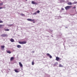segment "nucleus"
<instances>
[{
    "instance_id": "nucleus-17",
    "label": "nucleus",
    "mask_w": 77,
    "mask_h": 77,
    "mask_svg": "<svg viewBox=\"0 0 77 77\" xmlns=\"http://www.w3.org/2000/svg\"><path fill=\"white\" fill-rule=\"evenodd\" d=\"M7 53H9V54H11V52L10 51H7Z\"/></svg>"
},
{
    "instance_id": "nucleus-11",
    "label": "nucleus",
    "mask_w": 77,
    "mask_h": 77,
    "mask_svg": "<svg viewBox=\"0 0 77 77\" xmlns=\"http://www.w3.org/2000/svg\"><path fill=\"white\" fill-rule=\"evenodd\" d=\"M56 60L57 61H58L59 60V57H56Z\"/></svg>"
},
{
    "instance_id": "nucleus-35",
    "label": "nucleus",
    "mask_w": 77,
    "mask_h": 77,
    "mask_svg": "<svg viewBox=\"0 0 77 77\" xmlns=\"http://www.w3.org/2000/svg\"><path fill=\"white\" fill-rule=\"evenodd\" d=\"M26 0V1H27V0Z\"/></svg>"
},
{
    "instance_id": "nucleus-34",
    "label": "nucleus",
    "mask_w": 77,
    "mask_h": 77,
    "mask_svg": "<svg viewBox=\"0 0 77 77\" xmlns=\"http://www.w3.org/2000/svg\"><path fill=\"white\" fill-rule=\"evenodd\" d=\"M51 36H52V37H53V36L51 35Z\"/></svg>"
},
{
    "instance_id": "nucleus-14",
    "label": "nucleus",
    "mask_w": 77,
    "mask_h": 77,
    "mask_svg": "<svg viewBox=\"0 0 77 77\" xmlns=\"http://www.w3.org/2000/svg\"><path fill=\"white\" fill-rule=\"evenodd\" d=\"M59 67H63V66L62 65H61V64H59Z\"/></svg>"
},
{
    "instance_id": "nucleus-31",
    "label": "nucleus",
    "mask_w": 77,
    "mask_h": 77,
    "mask_svg": "<svg viewBox=\"0 0 77 77\" xmlns=\"http://www.w3.org/2000/svg\"><path fill=\"white\" fill-rule=\"evenodd\" d=\"M32 53H35V51H32Z\"/></svg>"
},
{
    "instance_id": "nucleus-25",
    "label": "nucleus",
    "mask_w": 77,
    "mask_h": 77,
    "mask_svg": "<svg viewBox=\"0 0 77 77\" xmlns=\"http://www.w3.org/2000/svg\"><path fill=\"white\" fill-rule=\"evenodd\" d=\"M39 12H40V11H39V10H38L37 11V13H39Z\"/></svg>"
},
{
    "instance_id": "nucleus-2",
    "label": "nucleus",
    "mask_w": 77,
    "mask_h": 77,
    "mask_svg": "<svg viewBox=\"0 0 77 77\" xmlns=\"http://www.w3.org/2000/svg\"><path fill=\"white\" fill-rule=\"evenodd\" d=\"M26 41H24L23 42H19V43L20 44H26Z\"/></svg>"
},
{
    "instance_id": "nucleus-32",
    "label": "nucleus",
    "mask_w": 77,
    "mask_h": 77,
    "mask_svg": "<svg viewBox=\"0 0 77 77\" xmlns=\"http://www.w3.org/2000/svg\"><path fill=\"white\" fill-rule=\"evenodd\" d=\"M35 23L34 21H33V23Z\"/></svg>"
},
{
    "instance_id": "nucleus-33",
    "label": "nucleus",
    "mask_w": 77,
    "mask_h": 77,
    "mask_svg": "<svg viewBox=\"0 0 77 77\" xmlns=\"http://www.w3.org/2000/svg\"><path fill=\"white\" fill-rule=\"evenodd\" d=\"M51 32H53V30H51Z\"/></svg>"
},
{
    "instance_id": "nucleus-24",
    "label": "nucleus",
    "mask_w": 77,
    "mask_h": 77,
    "mask_svg": "<svg viewBox=\"0 0 77 77\" xmlns=\"http://www.w3.org/2000/svg\"><path fill=\"white\" fill-rule=\"evenodd\" d=\"M77 3V2H74L73 3V4H76Z\"/></svg>"
},
{
    "instance_id": "nucleus-28",
    "label": "nucleus",
    "mask_w": 77,
    "mask_h": 77,
    "mask_svg": "<svg viewBox=\"0 0 77 77\" xmlns=\"http://www.w3.org/2000/svg\"><path fill=\"white\" fill-rule=\"evenodd\" d=\"M75 8H76L75 7V6L73 7V9H75Z\"/></svg>"
},
{
    "instance_id": "nucleus-26",
    "label": "nucleus",
    "mask_w": 77,
    "mask_h": 77,
    "mask_svg": "<svg viewBox=\"0 0 77 77\" xmlns=\"http://www.w3.org/2000/svg\"><path fill=\"white\" fill-rule=\"evenodd\" d=\"M3 23V21L2 20H0V23Z\"/></svg>"
},
{
    "instance_id": "nucleus-8",
    "label": "nucleus",
    "mask_w": 77,
    "mask_h": 77,
    "mask_svg": "<svg viewBox=\"0 0 77 77\" xmlns=\"http://www.w3.org/2000/svg\"><path fill=\"white\" fill-rule=\"evenodd\" d=\"M19 64L20 67H23V64L21 63V62H20Z\"/></svg>"
},
{
    "instance_id": "nucleus-30",
    "label": "nucleus",
    "mask_w": 77,
    "mask_h": 77,
    "mask_svg": "<svg viewBox=\"0 0 77 77\" xmlns=\"http://www.w3.org/2000/svg\"><path fill=\"white\" fill-rule=\"evenodd\" d=\"M3 8H4V9H5V8H6V7H3Z\"/></svg>"
},
{
    "instance_id": "nucleus-23",
    "label": "nucleus",
    "mask_w": 77,
    "mask_h": 77,
    "mask_svg": "<svg viewBox=\"0 0 77 77\" xmlns=\"http://www.w3.org/2000/svg\"><path fill=\"white\" fill-rule=\"evenodd\" d=\"M36 14H37V13L35 12V13H33V15H36Z\"/></svg>"
},
{
    "instance_id": "nucleus-13",
    "label": "nucleus",
    "mask_w": 77,
    "mask_h": 77,
    "mask_svg": "<svg viewBox=\"0 0 77 77\" xmlns=\"http://www.w3.org/2000/svg\"><path fill=\"white\" fill-rule=\"evenodd\" d=\"M14 57H11L10 59V60L11 61V60H14Z\"/></svg>"
},
{
    "instance_id": "nucleus-9",
    "label": "nucleus",
    "mask_w": 77,
    "mask_h": 77,
    "mask_svg": "<svg viewBox=\"0 0 77 77\" xmlns=\"http://www.w3.org/2000/svg\"><path fill=\"white\" fill-rule=\"evenodd\" d=\"M10 41L12 42H14V40L13 38H11Z\"/></svg>"
},
{
    "instance_id": "nucleus-15",
    "label": "nucleus",
    "mask_w": 77,
    "mask_h": 77,
    "mask_svg": "<svg viewBox=\"0 0 77 77\" xmlns=\"http://www.w3.org/2000/svg\"><path fill=\"white\" fill-rule=\"evenodd\" d=\"M20 15H21V16H25V15H24V14H22V13H21L20 14Z\"/></svg>"
},
{
    "instance_id": "nucleus-29",
    "label": "nucleus",
    "mask_w": 77,
    "mask_h": 77,
    "mask_svg": "<svg viewBox=\"0 0 77 77\" xmlns=\"http://www.w3.org/2000/svg\"><path fill=\"white\" fill-rule=\"evenodd\" d=\"M61 9H62V10H64V9L63 8H62Z\"/></svg>"
},
{
    "instance_id": "nucleus-12",
    "label": "nucleus",
    "mask_w": 77,
    "mask_h": 77,
    "mask_svg": "<svg viewBox=\"0 0 77 77\" xmlns=\"http://www.w3.org/2000/svg\"><path fill=\"white\" fill-rule=\"evenodd\" d=\"M68 5H72V3L71 2H69L68 3Z\"/></svg>"
},
{
    "instance_id": "nucleus-5",
    "label": "nucleus",
    "mask_w": 77,
    "mask_h": 77,
    "mask_svg": "<svg viewBox=\"0 0 77 77\" xmlns=\"http://www.w3.org/2000/svg\"><path fill=\"white\" fill-rule=\"evenodd\" d=\"M27 21H34L35 20L34 19H27Z\"/></svg>"
},
{
    "instance_id": "nucleus-6",
    "label": "nucleus",
    "mask_w": 77,
    "mask_h": 77,
    "mask_svg": "<svg viewBox=\"0 0 77 77\" xmlns=\"http://www.w3.org/2000/svg\"><path fill=\"white\" fill-rule=\"evenodd\" d=\"M31 3L33 4V5H38V3L35 2L34 1H32Z\"/></svg>"
},
{
    "instance_id": "nucleus-36",
    "label": "nucleus",
    "mask_w": 77,
    "mask_h": 77,
    "mask_svg": "<svg viewBox=\"0 0 77 77\" xmlns=\"http://www.w3.org/2000/svg\"><path fill=\"white\" fill-rule=\"evenodd\" d=\"M9 69V70H10V69Z\"/></svg>"
},
{
    "instance_id": "nucleus-7",
    "label": "nucleus",
    "mask_w": 77,
    "mask_h": 77,
    "mask_svg": "<svg viewBox=\"0 0 77 77\" xmlns=\"http://www.w3.org/2000/svg\"><path fill=\"white\" fill-rule=\"evenodd\" d=\"M5 25H0V29H2L4 27Z\"/></svg>"
},
{
    "instance_id": "nucleus-19",
    "label": "nucleus",
    "mask_w": 77,
    "mask_h": 77,
    "mask_svg": "<svg viewBox=\"0 0 77 77\" xmlns=\"http://www.w3.org/2000/svg\"><path fill=\"white\" fill-rule=\"evenodd\" d=\"M4 30L5 31H9V29H5Z\"/></svg>"
},
{
    "instance_id": "nucleus-3",
    "label": "nucleus",
    "mask_w": 77,
    "mask_h": 77,
    "mask_svg": "<svg viewBox=\"0 0 77 77\" xmlns=\"http://www.w3.org/2000/svg\"><path fill=\"white\" fill-rule=\"evenodd\" d=\"M2 37H6V36H8V35L3 34L1 35Z\"/></svg>"
},
{
    "instance_id": "nucleus-21",
    "label": "nucleus",
    "mask_w": 77,
    "mask_h": 77,
    "mask_svg": "<svg viewBox=\"0 0 77 77\" xmlns=\"http://www.w3.org/2000/svg\"><path fill=\"white\" fill-rule=\"evenodd\" d=\"M1 48H5V46L4 45L1 46Z\"/></svg>"
},
{
    "instance_id": "nucleus-18",
    "label": "nucleus",
    "mask_w": 77,
    "mask_h": 77,
    "mask_svg": "<svg viewBox=\"0 0 77 77\" xmlns=\"http://www.w3.org/2000/svg\"><path fill=\"white\" fill-rule=\"evenodd\" d=\"M3 5V2L0 3V6H2V5Z\"/></svg>"
},
{
    "instance_id": "nucleus-37",
    "label": "nucleus",
    "mask_w": 77,
    "mask_h": 77,
    "mask_svg": "<svg viewBox=\"0 0 77 77\" xmlns=\"http://www.w3.org/2000/svg\"><path fill=\"white\" fill-rule=\"evenodd\" d=\"M48 36V37H49Z\"/></svg>"
},
{
    "instance_id": "nucleus-1",
    "label": "nucleus",
    "mask_w": 77,
    "mask_h": 77,
    "mask_svg": "<svg viewBox=\"0 0 77 77\" xmlns=\"http://www.w3.org/2000/svg\"><path fill=\"white\" fill-rule=\"evenodd\" d=\"M71 7H72V6H67L65 7V9L66 10H68L69 9H70Z\"/></svg>"
},
{
    "instance_id": "nucleus-22",
    "label": "nucleus",
    "mask_w": 77,
    "mask_h": 77,
    "mask_svg": "<svg viewBox=\"0 0 77 77\" xmlns=\"http://www.w3.org/2000/svg\"><path fill=\"white\" fill-rule=\"evenodd\" d=\"M32 65H34V61H33L32 62Z\"/></svg>"
},
{
    "instance_id": "nucleus-27",
    "label": "nucleus",
    "mask_w": 77,
    "mask_h": 77,
    "mask_svg": "<svg viewBox=\"0 0 77 77\" xmlns=\"http://www.w3.org/2000/svg\"><path fill=\"white\" fill-rule=\"evenodd\" d=\"M3 9V7H0V9Z\"/></svg>"
},
{
    "instance_id": "nucleus-4",
    "label": "nucleus",
    "mask_w": 77,
    "mask_h": 77,
    "mask_svg": "<svg viewBox=\"0 0 77 77\" xmlns=\"http://www.w3.org/2000/svg\"><path fill=\"white\" fill-rule=\"evenodd\" d=\"M46 55L48 56H49L50 59H51L52 58V56H51L50 55V54H49L48 53H47V54Z\"/></svg>"
},
{
    "instance_id": "nucleus-16",
    "label": "nucleus",
    "mask_w": 77,
    "mask_h": 77,
    "mask_svg": "<svg viewBox=\"0 0 77 77\" xmlns=\"http://www.w3.org/2000/svg\"><path fill=\"white\" fill-rule=\"evenodd\" d=\"M14 71H15V72H19V71H18V70H16V69H14Z\"/></svg>"
},
{
    "instance_id": "nucleus-10",
    "label": "nucleus",
    "mask_w": 77,
    "mask_h": 77,
    "mask_svg": "<svg viewBox=\"0 0 77 77\" xmlns=\"http://www.w3.org/2000/svg\"><path fill=\"white\" fill-rule=\"evenodd\" d=\"M17 48H21V45H18L17 46Z\"/></svg>"
},
{
    "instance_id": "nucleus-20",
    "label": "nucleus",
    "mask_w": 77,
    "mask_h": 77,
    "mask_svg": "<svg viewBox=\"0 0 77 77\" xmlns=\"http://www.w3.org/2000/svg\"><path fill=\"white\" fill-rule=\"evenodd\" d=\"M11 26H13V24L8 25V27H11Z\"/></svg>"
}]
</instances>
